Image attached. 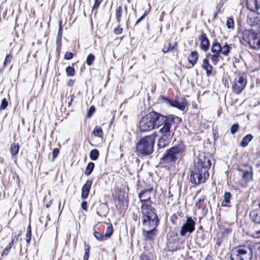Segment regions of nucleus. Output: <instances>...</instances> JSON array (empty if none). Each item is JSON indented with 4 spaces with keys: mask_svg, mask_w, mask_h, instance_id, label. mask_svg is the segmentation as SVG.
Listing matches in <instances>:
<instances>
[{
    "mask_svg": "<svg viewBox=\"0 0 260 260\" xmlns=\"http://www.w3.org/2000/svg\"><path fill=\"white\" fill-rule=\"evenodd\" d=\"M17 237H18L15 236V237L12 240V241L9 243V246L8 247H10V249L13 247V246L14 245V241L15 238H16L17 239Z\"/></svg>",
    "mask_w": 260,
    "mask_h": 260,
    "instance_id": "nucleus-56",
    "label": "nucleus"
},
{
    "mask_svg": "<svg viewBox=\"0 0 260 260\" xmlns=\"http://www.w3.org/2000/svg\"><path fill=\"white\" fill-rule=\"evenodd\" d=\"M94 236L96 239L99 241H103L106 240L107 239L104 237V234L95 231L93 233Z\"/></svg>",
    "mask_w": 260,
    "mask_h": 260,
    "instance_id": "nucleus-30",
    "label": "nucleus"
},
{
    "mask_svg": "<svg viewBox=\"0 0 260 260\" xmlns=\"http://www.w3.org/2000/svg\"><path fill=\"white\" fill-rule=\"evenodd\" d=\"M199 58V54L196 51H192L187 57L188 61L191 64V67H193L197 63Z\"/></svg>",
    "mask_w": 260,
    "mask_h": 260,
    "instance_id": "nucleus-19",
    "label": "nucleus"
},
{
    "mask_svg": "<svg viewBox=\"0 0 260 260\" xmlns=\"http://www.w3.org/2000/svg\"><path fill=\"white\" fill-rule=\"evenodd\" d=\"M238 37L243 44H248L251 48L255 50L260 48V34L254 30H242L240 29L238 32Z\"/></svg>",
    "mask_w": 260,
    "mask_h": 260,
    "instance_id": "nucleus-6",
    "label": "nucleus"
},
{
    "mask_svg": "<svg viewBox=\"0 0 260 260\" xmlns=\"http://www.w3.org/2000/svg\"><path fill=\"white\" fill-rule=\"evenodd\" d=\"M8 102L6 99L4 98L2 100L1 104L0 106L1 110H5L8 106Z\"/></svg>",
    "mask_w": 260,
    "mask_h": 260,
    "instance_id": "nucleus-40",
    "label": "nucleus"
},
{
    "mask_svg": "<svg viewBox=\"0 0 260 260\" xmlns=\"http://www.w3.org/2000/svg\"><path fill=\"white\" fill-rule=\"evenodd\" d=\"M249 250L250 248L247 246H238L231 251L229 260H249Z\"/></svg>",
    "mask_w": 260,
    "mask_h": 260,
    "instance_id": "nucleus-9",
    "label": "nucleus"
},
{
    "mask_svg": "<svg viewBox=\"0 0 260 260\" xmlns=\"http://www.w3.org/2000/svg\"><path fill=\"white\" fill-rule=\"evenodd\" d=\"M211 166L209 154L205 153L199 154L194 161L190 175V182L194 185L204 183L209 178V169Z\"/></svg>",
    "mask_w": 260,
    "mask_h": 260,
    "instance_id": "nucleus-1",
    "label": "nucleus"
},
{
    "mask_svg": "<svg viewBox=\"0 0 260 260\" xmlns=\"http://www.w3.org/2000/svg\"><path fill=\"white\" fill-rule=\"evenodd\" d=\"M169 235L171 238H172V242L173 243H176L178 241V235L175 232H169Z\"/></svg>",
    "mask_w": 260,
    "mask_h": 260,
    "instance_id": "nucleus-35",
    "label": "nucleus"
},
{
    "mask_svg": "<svg viewBox=\"0 0 260 260\" xmlns=\"http://www.w3.org/2000/svg\"><path fill=\"white\" fill-rule=\"evenodd\" d=\"M175 47V46H172L171 45V43H169V47H167V48L166 49L165 48H164L162 51L164 53H167L168 52H169V51L173 49Z\"/></svg>",
    "mask_w": 260,
    "mask_h": 260,
    "instance_id": "nucleus-47",
    "label": "nucleus"
},
{
    "mask_svg": "<svg viewBox=\"0 0 260 260\" xmlns=\"http://www.w3.org/2000/svg\"><path fill=\"white\" fill-rule=\"evenodd\" d=\"M203 63L202 68L206 71L207 76H210L212 74V66L209 63L207 58L204 59Z\"/></svg>",
    "mask_w": 260,
    "mask_h": 260,
    "instance_id": "nucleus-20",
    "label": "nucleus"
},
{
    "mask_svg": "<svg viewBox=\"0 0 260 260\" xmlns=\"http://www.w3.org/2000/svg\"><path fill=\"white\" fill-rule=\"evenodd\" d=\"M204 198L203 199H200V200L198 201V202H197L196 203V206H198L200 204H201L202 202H203L204 201Z\"/></svg>",
    "mask_w": 260,
    "mask_h": 260,
    "instance_id": "nucleus-60",
    "label": "nucleus"
},
{
    "mask_svg": "<svg viewBox=\"0 0 260 260\" xmlns=\"http://www.w3.org/2000/svg\"><path fill=\"white\" fill-rule=\"evenodd\" d=\"M250 218L255 224H260V208L252 210L249 214Z\"/></svg>",
    "mask_w": 260,
    "mask_h": 260,
    "instance_id": "nucleus-18",
    "label": "nucleus"
},
{
    "mask_svg": "<svg viewBox=\"0 0 260 260\" xmlns=\"http://www.w3.org/2000/svg\"><path fill=\"white\" fill-rule=\"evenodd\" d=\"M56 47H58V49L61 48V38H59V37L56 38Z\"/></svg>",
    "mask_w": 260,
    "mask_h": 260,
    "instance_id": "nucleus-49",
    "label": "nucleus"
},
{
    "mask_svg": "<svg viewBox=\"0 0 260 260\" xmlns=\"http://www.w3.org/2000/svg\"><path fill=\"white\" fill-rule=\"evenodd\" d=\"M253 138V137L251 134L247 135L243 138L241 143V146L244 147H246Z\"/></svg>",
    "mask_w": 260,
    "mask_h": 260,
    "instance_id": "nucleus-23",
    "label": "nucleus"
},
{
    "mask_svg": "<svg viewBox=\"0 0 260 260\" xmlns=\"http://www.w3.org/2000/svg\"><path fill=\"white\" fill-rule=\"evenodd\" d=\"M169 115L164 116L158 112L151 111L140 120L139 127L142 133L150 131L162 126L169 119Z\"/></svg>",
    "mask_w": 260,
    "mask_h": 260,
    "instance_id": "nucleus-2",
    "label": "nucleus"
},
{
    "mask_svg": "<svg viewBox=\"0 0 260 260\" xmlns=\"http://www.w3.org/2000/svg\"><path fill=\"white\" fill-rule=\"evenodd\" d=\"M220 54L213 53L211 55V60L215 65H216L217 63V62H219L220 60Z\"/></svg>",
    "mask_w": 260,
    "mask_h": 260,
    "instance_id": "nucleus-36",
    "label": "nucleus"
},
{
    "mask_svg": "<svg viewBox=\"0 0 260 260\" xmlns=\"http://www.w3.org/2000/svg\"><path fill=\"white\" fill-rule=\"evenodd\" d=\"M101 207L104 209H105L106 210V211H107L108 209V206L106 204H103L101 205Z\"/></svg>",
    "mask_w": 260,
    "mask_h": 260,
    "instance_id": "nucleus-58",
    "label": "nucleus"
},
{
    "mask_svg": "<svg viewBox=\"0 0 260 260\" xmlns=\"http://www.w3.org/2000/svg\"><path fill=\"white\" fill-rule=\"evenodd\" d=\"M199 39L201 41L200 47L205 52L207 51L210 48V42L206 34L202 33L199 36Z\"/></svg>",
    "mask_w": 260,
    "mask_h": 260,
    "instance_id": "nucleus-15",
    "label": "nucleus"
},
{
    "mask_svg": "<svg viewBox=\"0 0 260 260\" xmlns=\"http://www.w3.org/2000/svg\"><path fill=\"white\" fill-rule=\"evenodd\" d=\"M177 219V217L176 215H174L172 217V221L173 223H175V219Z\"/></svg>",
    "mask_w": 260,
    "mask_h": 260,
    "instance_id": "nucleus-59",
    "label": "nucleus"
},
{
    "mask_svg": "<svg viewBox=\"0 0 260 260\" xmlns=\"http://www.w3.org/2000/svg\"><path fill=\"white\" fill-rule=\"evenodd\" d=\"M142 233L145 240L153 241L158 234V230L157 228H142Z\"/></svg>",
    "mask_w": 260,
    "mask_h": 260,
    "instance_id": "nucleus-14",
    "label": "nucleus"
},
{
    "mask_svg": "<svg viewBox=\"0 0 260 260\" xmlns=\"http://www.w3.org/2000/svg\"><path fill=\"white\" fill-rule=\"evenodd\" d=\"M141 212L143 228H157L159 220L153 207L150 204L141 205Z\"/></svg>",
    "mask_w": 260,
    "mask_h": 260,
    "instance_id": "nucleus-3",
    "label": "nucleus"
},
{
    "mask_svg": "<svg viewBox=\"0 0 260 260\" xmlns=\"http://www.w3.org/2000/svg\"><path fill=\"white\" fill-rule=\"evenodd\" d=\"M92 133L95 136L99 138H102L103 135V130L100 127L96 126L94 128Z\"/></svg>",
    "mask_w": 260,
    "mask_h": 260,
    "instance_id": "nucleus-29",
    "label": "nucleus"
},
{
    "mask_svg": "<svg viewBox=\"0 0 260 260\" xmlns=\"http://www.w3.org/2000/svg\"><path fill=\"white\" fill-rule=\"evenodd\" d=\"M237 170L242 173V179L244 181L242 186H247L248 184L253 180L254 172L252 166L248 163H246L238 166Z\"/></svg>",
    "mask_w": 260,
    "mask_h": 260,
    "instance_id": "nucleus-8",
    "label": "nucleus"
},
{
    "mask_svg": "<svg viewBox=\"0 0 260 260\" xmlns=\"http://www.w3.org/2000/svg\"><path fill=\"white\" fill-rule=\"evenodd\" d=\"M95 111V108L94 106H91L89 109L88 110L86 114V116L88 118H90L93 113Z\"/></svg>",
    "mask_w": 260,
    "mask_h": 260,
    "instance_id": "nucleus-37",
    "label": "nucleus"
},
{
    "mask_svg": "<svg viewBox=\"0 0 260 260\" xmlns=\"http://www.w3.org/2000/svg\"><path fill=\"white\" fill-rule=\"evenodd\" d=\"M113 233V229L112 224H109L106 228L105 233L104 234V237L106 238V239H108L112 236Z\"/></svg>",
    "mask_w": 260,
    "mask_h": 260,
    "instance_id": "nucleus-27",
    "label": "nucleus"
},
{
    "mask_svg": "<svg viewBox=\"0 0 260 260\" xmlns=\"http://www.w3.org/2000/svg\"><path fill=\"white\" fill-rule=\"evenodd\" d=\"M74 54L71 52H67L64 55V58L66 60H70L73 58Z\"/></svg>",
    "mask_w": 260,
    "mask_h": 260,
    "instance_id": "nucleus-42",
    "label": "nucleus"
},
{
    "mask_svg": "<svg viewBox=\"0 0 260 260\" xmlns=\"http://www.w3.org/2000/svg\"><path fill=\"white\" fill-rule=\"evenodd\" d=\"M74 80H73V79H70L67 83V86H69V87H71V86H73V85H74Z\"/></svg>",
    "mask_w": 260,
    "mask_h": 260,
    "instance_id": "nucleus-54",
    "label": "nucleus"
},
{
    "mask_svg": "<svg viewBox=\"0 0 260 260\" xmlns=\"http://www.w3.org/2000/svg\"><path fill=\"white\" fill-rule=\"evenodd\" d=\"M27 233H31V226L30 225H28V226L27 227Z\"/></svg>",
    "mask_w": 260,
    "mask_h": 260,
    "instance_id": "nucleus-63",
    "label": "nucleus"
},
{
    "mask_svg": "<svg viewBox=\"0 0 260 260\" xmlns=\"http://www.w3.org/2000/svg\"><path fill=\"white\" fill-rule=\"evenodd\" d=\"M221 7V6H220L219 4H218L216 6V11L218 12V13L220 11Z\"/></svg>",
    "mask_w": 260,
    "mask_h": 260,
    "instance_id": "nucleus-61",
    "label": "nucleus"
},
{
    "mask_svg": "<svg viewBox=\"0 0 260 260\" xmlns=\"http://www.w3.org/2000/svg\"><path fill=\"white\" fill-rule=\"evenodd\" d=\"M246 5L250 11L256 12L260 8V0H247Z\"/></svg>",
    "mask_w": 260,
    "mask_h": 260,
    "instance_id": "nucleus-17",
    "label": "nucleus"
},
{
    "mask_svg": "<svg viewBox=\"0 0 260 260\" xmlns=\"http://www.w3.org/2000/svg\"><path fill=\"white\" fill-rule=\"evenodd\" d=\"M94 164L92 162H90L88 163L85 171L84 172V174L86 176L90 175L92 172L94 168Z\"/></svg>",
    "mask_w": 260,
    "mask_h": 260,
    "instance_id": "nucleus-25",
    "label": "nucleus"
},
{
    "mask_svg": "<svg viewBox=\"0 0 260 260\" xmlns=\"http://www.w3.org/2000/svg\"><path fill=\"white\" fill-rule=\"evenodd\" d=\"M211 50L213 53L220 54L222 51V46L219 43L215 40L212 44Z\"/></svg>",
    "mask_w": 260,
    "mask_h": 260,
    "instance_id": "nucleus-21",
    "label": "nucleus"
},
{
    "mask_svg": "<svg viewBox=\"0 0 260 260\" xmlns=\"http://www.w3.org/2000/svg\"><path fill=\"white\" fill-rule=\"evenodd\" d=\"M195 222L190 217H187L185 222L182 225L180 234L185 236L187 233H192L195 230Z\"/></svg>",
    "mask_w": 260,
    "mask_h": 260,
    "instance_id": "nucleus-13",
    "label": "nucleus"
},
{
    "mask_svg": "<svg viewBox=\"0 0 260 260\" xmlns=\"http://www.w3.org/2000/svg\"><path fill=\"white\" fill-rule=\"evenodd\" d=\"M25 237H26V239H25L27 243L29 244L30 243V241L31 238V233L26 232Z\"/></svg>",
    "mask_w": 260,
    "mask_h": 260,
    "instance_id": "nucleus-48",
    "label": "nucleus"
},
{
    "mask_svg": "<svg viewBox=\"0 0 260 260\" xmlns=\"http://www.w3.org/2000/svg\"><path fill=\"white\" fill-rule=\"evenodd\" d=\"M185 149V147L184 144L180 142L168 149L161 158V160L164 163L175 162L178 158V155L184 152Z\"/></svg>",
    "mask_w": 260,
    "mask_h": 260,
    "instance_id": "nucleus-7",
    "label": "nucleus"
},
{
    "mask_svg": "<svg viewBox=\"0 0 260 260\" xmlns=\"http://www.w3.org/2000/svg\"><path fill=\"white\" fill-rule=\"evenodd\" d=\"M181 121V118L174 115H169L168 121L159 129V132L162 136L158 140L157 145L159 148H164L168 145L173 137V134L170 130L171 125L173 124H178Z\"/></svg>",
    "mask_w": 260,
    "mask_h": 260,
    "instance_id": "nucleus-4",
    "label": "nucleus"
},
{
    "mask_svg": "<svg viewBox=\"0 0 260 260\" xmlns=\"http://www.w3.org/2000/svg\"><path fill=\"white\" fill-rule=\"evenodd\" d=\"M92 184L91 180H87L82 187L81 198L83 200L86 199L89 195L91 186Z\"/></svg>",
    "mask_w": 260,
    "mask_h": 260,
    "instance_id": "nucleus-16",
    "label": "nucleus"
},
{
    "mask_svg": "<svg viewBox=\"0 0 260 260\" xmlns=\"http://www.w3.org/2000/svg\"><path fill=\"white\" fill-rule=\"evenodd\" d=\"M89 157L92 160H96L99 157V151L96 149H92L90 151Z\"/></svg>",
    "mask_w": 260,
    "mask_h": 260,
    "instance_id": "nucleus-26",
    "label": "nucleus"
},
{
    "mask_svg": "<svg viewBox=\"0 0 260 260\" xmlns=\"http://www.w3.org/2000/svg\"><path fill=\"white\" fill-rule=\"evenodd\" d=\"M226 27L230 29L233 28L234 26V23L232 18L228 19L226 23Z\"/></svg>",
    "mask_w": 260,
    "mask_h": 260,
    "instance_id": "nucleus-41",
    "label": "nucleus"
},
{
    "mask_svg": "<svg viewBox=\"0 0 260 260\" xmlns=\"http://www.w3.org/2000/svg\"><path fill=\"white\" fill-rule=\"evenodd\" d=\"M218 14V12H217V11H216V12L214 13V16H213V18H214V19H215L217 17Z\"/></svg>",
    "mask_w": 260,
    "mask_h": 260,
    "instance_id": "nucleus-64",
    "label": "nucleus"
},
{
    "mask_svg": "<svg viewBox=\"0 0 260 260\" xmlns=\"http://www.w3.org/2000/svg\"><path fill=\"white\" fill-rule=\"evenodd\" d=\"M66 72L67 75L70 77H73L75 74V70L74 68L71 66H69L66 68Z\"/></svg>",
    "mask_w": 260,
    "mask_h": 260,
    "instance_id": "nucleus-32",
    "label": "nucleus"
},
{
    "mask_svg": "<svg viewBox=\"0 0 260 260\" xmlns=\"http://www.w3.org/2000/svg\"><path fill=\"white\" fill-rule=\"evenodd\" d=\"M246 84V76L244 73L239 74L235 78L234 83L232 85L233 92L236 94H240L245 89Z\"/></svg>",
    "mask_w": 260,
    "mask_h": 260,
    "instance_id": "nucleus-10",
    "label": "nucleus"
},
{
    "mask_svg": "<svg viewBox=\"0 0 260 260\" xmlns=\"http://www.w3.org/2000/svg\"><path fill=\"white\" fill-rule=\"evenodd\" d=\"M159 99L161 100L164 103L167 104V105H170L173 107L177 108L179 110L182 111L185 110V107L187 104V101L185 98L182 99L180 102L176 99L174 100L164 95H160L159 98Z\"/></svg>",
    "mask_w": 260,
    "mask_h": 260,
    "instance_id": "nucleus-11",
    "label": "nucleus"
},
{
    "mask_svg": "<svg viewBox=\"0 0 260 260\" xmlns=\"http://www.w3.org/2000/svg\"><path fill=\"white\" fill-rule=\"evenodd\" d=\"M12 57V56L10 53H9V54H7L6 55L5 60H4V62L3 63V67L4 68L6 67L7 64L11 62Z\"/></svg>",
    "mask_w": 260,
    "mask_h": 260,
    "instance_id": "nucleus-38",
    "label": "nucleus"
},
{
    "mask_svg": "<svg viewBox=\"0 0 260 260\" xmlns=\"http://www.w3.org/2000/svg\"><path fill=\"white\" fill-rule=\"evenodd\" d=\"M141 260H150L149 256L145 253H143L140 256Z\"/></svg>",
    "mask_w": 260,
    "mask_h": 260,
    "instance_id": "nucleus-52",
    "label": "nucleus"
},
{
    "mask_svg": "<svg viewBox=\"0 0 260 260\" xmlns=\"http://www.w3.org/2000/svg\"><path fill=\"white\" fill-rule=\"evenodd\" d=\"M205 260H213L212 259V257L211 256V255L208 254L206 257V259Z\"/></svg>",
    "mask_w": 260,
    "mask_h": 260,
    "instance_id": "nucleus-62",
    "label": "nucleus"
},
{
    "mask_svg": "<svg viewBox=\"0 0 260 260\" xmlns=\"http://www.w3.org/2000/svg\"><path fill=\"white\" fill-rule=\"evenodd\" d=\"M81 208L84 211L87 210V202L86 201H83L82 203Z\"/></svg>",
    "mask_w": 260,
    "mask_h": 260,
    "instance_id": "nucleus-53",
    "label": "nucleus"
},
{
    "mask_svg": "<svg viewBox=\"0 0 260 260\" xmlns=\"http://www.w3.org/2000/svg\"><path fill=\"white\" fill-rule=\"evenodd\" d=\"M85 252L83 256V260H88L89 258V254L90 251V246L89 245L85 244L84 246Z\"/></svg>",
    "mask_w": 260,
    "mask_h": 260,
    "instance_id": "nucleus-34",
    "label": "nucleus"
},
{
    "mask_svg": "<svg viewBox=\"0 0 260 260\" xmlns=\"http://www.w3.org/2000/svg\"><path fill=\"white\" fill-rule=\"evenodd\" d=\"M231 229H224L222 231V235L223 236L225 237L227 236L229 234L231 233Z\"/></svg>",
    "mask_w": 260,
    "mask_h": 260,
    "instance_id": "nucleus-46",
    "label": "nucleus"
},
{
    "mask_svg": "<svg viewBox=\"0 0 260 260\" xmlns=\"http://www.w3.org/2000/svg\"><path fill=\"white\" fill-rule=\"evenodd\" d=\"M122 28L120 27L119 24H118L117 27L114 29L113 31L115 35H117L122 34Z\"/></svg>",
    "mask_w": 260,
    "mask_h": 260,
    "instance_id": "nucleus-44",
    "label": "nucleus"
},
{
    "mask_svg": "<svg viewBox=\"0 0 260 260\" xmlns=\"http://www.w3.org/2000/svg\"><path fill=\"white\" fill-rule=\"evenodd\" d=\"M239 125L238 123H235L233 124L230 128L231 134H235L238 130Z\"/></svg>",
    "mask_w": 260,
    "mask_h": 260,
    "instance_id": "nucleus-39",
    "label": "nucleus"
},
{
    "mask_svg": "<svg viewBox=\"0 0 260 260\" xmlns=\"http://www.w3.org/2000/svg\"><path fill=\"white\" fill-rule=\"evenodd\" d=\"M102 0H94V4L93 6V9H97L99 8Z\"/></svg>",
    "mask_w": 260,
    "mask_h": 260,
    "instance_id": "nucleus-51",
    "label": "nucleus"
},
{
    "mask_svg": "<svg viewBox=\"0 0 260 260\" xmlns=\"http://www.w3.org/2000/svg\"><path fill=\"white\" fill-rule=\"evenodd\" d=\"M122 8L121 6H119L116 10V19L118 24H119L120 20H121V17L122 15Z\"/></svg>",
    "mask_w": 260,
    "mask_h": 260,
    "instance_id": "nucleus-28",
    "label": "nucleus"
},
{
    "mask_svg": "<svg viewBox=\"0 0 260 260\" xmlns=\"http://www.w3.org/2000/svg\"><path fill=\"white\" fill-rule=\"evenodd\" d=\"M155 136L153 135L141 138L136 144V152L139 156L147 157L154 151Z\"/></svg>",
    "mask_w": 260,
    "mask_h": 260,
    "instance_id": "nucleus-5",
    "label": "nucleus"
},
{
    "mask_svg": "<svg viewBox=\"0 0 260 260\" xmlns=\"http://www.w3.org/2000/svg\"><path fill=\"white\" fill-rule=\"evenodd\" d=\"M153 191V188L152 187L141 190L138 194V197L142 205L150 204L151 205L152 202L151 200V194Z\"/></svg>",
    "mask_w": 260,
    "mask_h": 260,
    "instance_id": "nucleus-12",
    "label": "nucleus"
},
{
    "mask_svg": "<svg viewBox=\"0 0 260 260\" xmlns=\"http://www.w3.org/2000/svg\"><path fill=\"white\" fill-rule=\"evenodd\" d=\"M10 247H8V246L6 247L5 249H4L2 252V255H7L8 253L9 252L10 250Z\"/></svg>",
    "mask_w": 260,
    "mask_h": 260,
    "instance_id": "nucleus-50",
    "label": "nucleus"
},
{
    "mask_svg": "<svg viewBox=\"0 0 260 260\" xmlns=\"http://www.w3.org/2000/svg\"><path fill=\"white\" fill-rule=\"evenodd\" d=\"M74 99V94H72V95H71V96L70 98V101L68 102L69 106H70L71 105L72 103L73 102Z\"/></svg>",
    "mask_w": 260,
    "mask_h": 260,
    "instance_id": "nucleus-55",
    "label": "nucleus"
},
{
    "mask_svg": "<svg viewBox=\"0 0 260 260\" xmlns=\"http://www.w3.org/2000/svg\"><path fill=\"white\" fill-rule=\"evenodd\" d=\"M94 59V55L92 54H89L87 57L86 62L88 66H90L92 64Z\"/></svg>",
    "mask_w": 260,
    "mask_h": 260,
    "instance_id": "nucleus-33",
    "label": "nucleus"
},
{
    "mask_svg": "<svg viewBox=\"0 0 260 260\" xmlns=\"http://www.w3.org/2000/svg\"><path fill=\"white\" fill-rule=\"evenodd\" d=\"M59 153V150L58 148H54L52 151V159L54 160L58 156Z\"/></svg>",
    "mask_w": 260,
    "mask_h": 260,
    "instance_id": "nucleus-43",
    "label": "nucleus"
},
{
    "mask_svg": "<svg viewBox=\"0 0 260 260\" xmlns=\"http://www.w3.org/2000/svg\"><path fill=\"white\" fill-rule=\"evenodd\" d=\"M231 197L232 195L230 192H225L224 194V200L221 203V206L229 207V204L230 203Z\"/></svg>",
    "mask_w": 260,
    "mask_h": 260,
    "instance_id": "nucleus-22",
    "label": "nucleus"
},
{
    "mask_svg": "<svg viewBox=\"0 0 260 260\" xmlns=\"http://www.w3.org/2000/svg\"><path fill=\"white\" fill-rule=\"evenodd\" d=\"M144 16H141L136 22L135 25L138 24L143 19H144Z\"/></svg>",
    "mask_w": 260,
    "mask_h": 260,
    "instance_id": "nucleus-57",
    "label": "nucleus"
},
{
    "mask_svg": "<svg viewBox=\"0 0 260 260\" xmlns=\"http://www.w3.org/2000/svg\"><path fill=\"white\" fill-rule=\"evenodd\" d=\"M19 150V146L18 144H16L15 143H13L11 144V147H10V153L12 155V156H15L16 155Z\"/></svg>",
    "mask_w": 260,
    "mask_h": 260,
    "instance_id": "nucleus-24",
    "label": "nucleus"
},
{
    "mask_svg": "<svg viewBox=\"0 0 260 260\" xmlns=\"http://www.w3.org/2000/svg\"><path fill=\"white\" fill-rule=\"evenodd\" d=\"M61 24H62V21L59 20V29H58L57 36V37H59V38H61V37H62V27Z\"/></svg>",
    "mask_w": 260,
    "mask_h": 260,
    "instance_id": "nucleus-45",
    "label": "nucleus"
},
{
    "mask_svg": "<svg viewBox=\"0 0 260 260\" xmlns=\"http://www.w3.org/2000/svg\"><path fill=\"white\" fill-rule=\"evenodd\" d=\"M231 47L227 43H225V44L222 47V53L225 56L228 55L229 53L230 52Z\"/></svg>",
    "mask_w": 260,
    "mask_h": 260,
    "instance_id": "nucleus-31",
    "label": "nucleus"
}]
</instances>
